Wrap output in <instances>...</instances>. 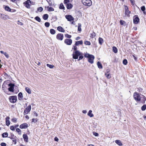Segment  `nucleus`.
<instances>
[{"label": "nucleus", "instance_id": "obj_1", "mask_svg": "<svg viewBox=\"0 0 146 146\" xmlns=\"http://www.w3.org/2000/svg\"><path fill=\"white\" fill-rule=\"evenodd\" d=\"M142 97L140 96V94L136 92H134L133 94L134 99L137 102H141L142 104L145 103L146 101V97L143 95H141Z\"/></svg>", "mask_w": 146, "mask_h": 146}, {"label": "nucleus", "instance_id": "obj_2", "mask_svg": "<svg viewBox=\"0 0 146 146\" xmlns=\"http://www.w3.org/2000/svg\"><path fill=\"white\" fill-rule=\"evenodd\" d=\"M82 54V53L80 52L79 50L74 51L72 54V58L75 59H77L79 55Z\"/></svg>", "mask_w": 146, "mask_h": 146}, {"label": "nucleus", "instance_id": "obj_3", "mask_svg": "<svg viewBox=\"0 0 146 146\" xmlns=\"http://www.w3.org/2000/svg\"><path fill=\"white\" fill-rule=\"evenodd\" d=\"M124 7L125 10V16L129 17H130V14L131 13V12L129 10L128 7L125 5H124Z\"/></svg>", "mask_w": 146, "mask_h": 146}, {"label": "nucleus", "instance_id": "obj_4", "mask_svg": "<svg viewBox=\"0 0 146 146\" xmlns=\"http://www.w3.org/2000/svg\"><path fill=\"white\" fill-rule=\"evenodd\" d=\"M82 2L84 5L88 6H91L92 3L91 0H82Z\"/></svg>", "mask_w": 146, "mask_h": 146}, {"label": "nucleus", "instance_id": "obj_5", "mask_svg": "<svg viewBox=\"0 0 146 146\" xmlns=\"http://www.w3.org/2000/svg\"><path fill=\"white\" fill-rule=\"evenodd\" d=\"M9 99L10 102L15 103L17 102V96H12L9 97Z\"/></svg>", "mask_w": 146, "mask_h": 146}, {"label": "nucleus", "instance_id": "obj_6", "mask_svg": "<svg viewBox=\"0 0 146 146\" xmlns=\"http://www.w3.org/2000/svg\"><path fill=\"white\" fill-rule=\"evenodd\" d=\"M31 0H27L23 3L24 5L27 8L29 9L31 4Z\"/></svg>", "mask_w": 146, "mask_h": 146}, {"label": "nucleus", "instance_id": "obj_7", "mask_svg": "<svg viewBox=\"0 0 146 146\" xmlns=\"http://www.w3.org/2000/svg\"><path fill=\"white\" fill-rule=\"evenodd\" d=\"M65 17L68 21L70 22L72 21L71 23L72 24H73L74 19L71 15H66L65 16Z\"/></svg>", "mask_w": 146, "mask_h": 146}, {"label": "nucleus", "instance_id": "obj_8", "mask_svg": "<svg viewBox=\"0 0 146 146\" xmlns=\"http://www.w3.org/2000/svg\"><path fill=\"white\" fill-rule=\"evenodd\" d=\"M31 110V105H29L25 109L23 112V114L24 115L27 114L30 112Z\"/></svg>", "mask_w": 146, "mask_h": 146}, {"label": "nucleus", "instance_id": "obj_9", "mask_svg": "<svg viewBox=\"0 0 146 146\" xmlns=\"http://www.w3.org/2000/svg\"><path fill=\"white\" fill-rule=\"evenodd\" d=\"M8 86H10V87L8 88L9 91L10 92H13L14 91V87L15 84H12L11 83H9Z\"/></svg>", "mask_w": 146, "mask_h": 146}, {"label": "nucleus", "instance_id": "obj_10", "mask_svg": "<svg viewBox=\"0 0 146 146\" xmlns=\"http://www.w3.org/2000/svg\"><path fill=\"white\" fill-rule=\"evenodd\" d=\"M140 19L137 15H135L133 17V23L134 24H137L139 22Z\"/></svg>", "mask_w": 146, "mask_h": 146}, {"label": "nucleus", "instance_id": "obj_11", "mask_svg": "<svg viewBox=\"0 0 146 146\" xmlns=\"http://www.w3.org/2000/svg\"><path fill=\"white\" fill-rule=\"evenodd\" d=\"M9 83V80H7L4 82L2 85V88L3 90H5L7 89V86H8Z\"/></svg>", "mask_w": 146, "mask_h": 146}, {"label": "nucleus", "instance_id": "obj_12", "mask_svg": "<svg viewBox=\"0 0 146 146\" xmlns=\"http://www.w3.org/2000/svg\"><path fill=\"white\" fill-rule=\"evenodd\" d=\"M57 39L59 40H62L64 38V35L62 33H58L56 36Z\"/></svg>", "mask_w": 146, "mask_h": 146}, {"label": "nucleus", "instance_id": "obj_13", "mask_svg": "<svg viewBox=\"0 0 146 146\" xmlns=\"http://www.w3.org/2000/svg\"><path fill=\"white\" fill-rule=\"evenodd\" d=\"M72 41L71 39L66 38L65 39L64 42L67 45H71L72 43Z\"/></svg>", "mask_w": 146, "mask_h": 146}, {"label": "nucleus", "instance_id": "obj_14", "mask_svg": "<svg viewBox=\"0 0 146 146\" xmlns=\"http://www.w3.org/2000/svg\"><path fill=\"white\" fill-rule=\"evenodd\" d=\"M110 69L107 70L106 72L105 73V75L106 77L108 79H110L111 78V75L110 73Z\"/></svg>", "mask_w": 146, "mask_h": 146}, {"label": "nucleus", "instance_id": "obj_15", "mask_svg": "<svg viewBox=\"0 0 146 146\" xmlns=\"http://www.w3.org/2000/svg\"><path fill=\"white\" fill-rule=\"evenodd\" d=\"M94 55L91 54L88 58V61L89 62L92 64L94 63Z\"/></svg>", "mask_w": 146, "mask_h": 146}, {"label": "nucleus", "instance_id": "obj_16", "mask_svg": "<svg viewBox=\"0 0 146 146\" xmlns=\"http://www.w3.org/2000/svg\"><path fill=\"white\" fill-rule=\"evenodd\" d=\"M28 127V125L27 123H24L21 124L19 126V127L21 129H26Z\"/></svg>", "mask_w": 146, "mask_h": 146}, {"label": "nucleus", "instance_id": "obj_17", "mask_svg": "<svg viewBox=\"0 0 146 146\" xmlns=\"http://www.w3.org/2000/svg\"><path fill=\"white\" fill-rule=\"evenodd\" d=\"M1 18L4 20H6L9 19V16L5 15L4 14H1Z\"/></svg>", "mask_w": 146, "mask_h": 146}, {"label": "nucleus", "instance_id": "obj_18", "mask_svg": "<svg viewBox=\"0 0 146 146\" xmlns=\"http://www.w3.org/2000/svg\"><path fill=\"white\" fill-rule=\"evenodd\" d=\"M24 141L26 142L28 141V137L26 134H24L23 136Z\"/></svg>", "mask_w": 146, "mask_h": 146}, {"label": "nucleus", "instance_id": "obj_19", "mask_svg": "<svg viewBox=\"0 0 146 146\" xmlns=\"http://www.w3.org/2000/svg\"><path fill=\"white\" fill-rule=\"evenodd\" d=\"M9 119H10V117H8V116L6 117L5 118L6 124L7 126H9L10 124V122L9 120Z\"/></svg>", "mask_w": 146, "mask_h": 146}, {"label": "nucleus", "instance_id": "obj_20", "mask_svg": "<svg viewBox=\"0 0 146 146\" xmlns=\"http://www.w3.org/2000/svg\"><path fill=\"white\" fill-rule=\"evenodd\" d=\"M18 99L20 101L22 100H23V95L21 92H19L18 94Z\"/></svg>", "mask_w": 146, "mask_h": 146}, {"label": "nucleus", "instance_id": "obj_21", "mask_svg": "<svg viewBox=\"0 0 146 146\" xmlns=\"http://www.w3.org/2000/svg\"><path fill=\"white\" fill-rule=\"evenodd\" d=\"M50 6H53L54 5V2L53 0H46Z\"/></svg>", "mask_w": 146, "mask_h": 146}, {"label": "nucleus", "instance_id": "obj_22", "mask_svg": "<svg viewBox=\"0 0 146 146\" xmlns=\"http://www.w3.org/2000/svg\"><path fill=\"white\" fill-rule=\"evenodd\" d=\"M57 30L59 31L64 33L65 32V30L61 26H58L57 27Z\"/></svg>", "mask_w": 146, "mask_h": 146}, {"label": "nucleus", "instance_id": "obj_23", "mask_svg": "<svg viewBox=\"0 0 146 146\" xmlns=\"http://www.w3.org/2000/svg\"><path fill=\"white\" fill-rule=\"evenodd\" d=\"M83 44V42L82 40H81L79 41H76L75 44L77 46H78L79 45H82Z\"/></svg>", "mask_w": 146, "mask_h": 146}, {"label": "nucleus", "instance_id": "obj_24", "mask_svg": "<svg viewBox=\"0 0 146 146\" xmlns=\"http://www.w3.org/2000/svg\"><path fill=\"white\" fill-rule=\"evenodd\" d=\"M4 8L5 11H7L8 12H12L13 11H12L11 10L12 9H11L10 8L7 6H5L4 7Z\"/></svg>", "mask_w": 146, "mask_h": 146}, {"label": "nucleus", "instance_id": "obj_25", "mask_svg": "<svg viewBox=\"0 0 146 146\" xmlns=\"http://www.w3.org/2000/svg\"><path fill=\"white\" fill-rule=\"evenodd\" d=\"M115 143L119 146H121L122 145V143L121 141L119 140H117L115 141Z\"/></svg>", "mask_w": 146, "mask_h": 146}, {"label": "nucleus", "instance_id": "obj_26", "mask_svg": "<svg viewBox=\"0 0 146 146\" xmlns=\"http://www.w3.org/2000/svg\"><path fill=\"white\" fill-rule=\"evenodd\" d=\"M66 5L67 8L68 9H71L73 7L72 4L71 3H68L66 4Z\"/></svg>", "mask_w": 146, "mask_h": 146}, {"label": "nucleus", "instance_id": "obj_27", "mask_svg": "<svg viewBox=\"0 0 146 146\" xmlns=\"http://www.w3.org/2000/svg\"><path fill=\"white\" fill-rule=\"evenodd\" d=\"M92 111L90 110L88 113V115L90 117H92L94 116V115L92 113Z\"/></svg>", "mask_w": 146, "mask_h": 146}, {"label": "nucleus", "instance_id": "obj_28", "mask_svg": "<svg viewBox=\"0 0 146 146\" xmlns=\"http://www.w3.org/2000/svg\"><path fill=\"white\" fill-rule=\"evenodd\" d=\"M25 90L27 93L29 94H31V91L30 89L28 87H26L25 88Z\"/></svg>", "mask_w": 146, "mask_h": 146}, {"label": "nucleus", "instance_id": "obj_29", "mask_svg": "<svg viewBox=\"0 0 146 146\" xmlns=\"http://www.w3.org/2000/svg\"><path fill=\"white\" fill-rule=\"evenodd\" d=\"M90 37L92 38H94L96 36V33L94 31L90 34Z\"/></svg>", "mask_w": 146, "mask_h": 146}, {"label": "nucleus", "instance_id": "obj_30", "mask_svg": "<svg viewBox=\"0 0 146 146\" xmlns=\"http://www.w3.org/2000/svg\"><path fill=\"white\" fill-rule=\"evenodd\" d=\"M98 67L99 68L102 69L103 68L102 65L101 63L99 61H98L97 63Z\"/></svg>", "mask_w": 146, "mask_h": 146}, {"label": "nucleus", "instance_id": "obj_31", "mask_svg": "<svg viewBox=\"0 0 146 146\" xmlns=\"http://www.w3.org/2000/svg\"><path fill=\"white\" fill-rule=\"evenodd\" d=\"M77 46L75 44L73 45V47L72 48V50H73L74 51L78 50V48L77 47Z\"/></svg>", "mask_w": 146, "mask_h": 146}, {"label": "nucleus", "instance_id": "obj_32", "mask_svg": "<svg viewBox=\"0 0 146 146\" xmlns=\"http://www.w3.org/2000/svg\"><path fill=\"white\" fill-rule=\"evenodd\" d=\"M8 133L7 132L4 133L2 134V136L3 138L8 137Z\"/></svg>", "mask_w": 146, "mask_h": 146}, {"label": "nucleus", "instance_id": "obj_33", "mask_svg": "<svg viewBox=\"0 0 146 146\" xmlns=\"http://www.w3.org/2000/svg\"><path fill=\"white\" fill-rule=\"evenodd\" d=\"M48 17V15L47 14H45L43 16V18L44 20H47Z\"/></svg>", "mask_w": 146, "mask_h": 146}, {"label": "nucleus", "instance_id": "obj_34", "mask_svg": "<svg viewBox=\"0 0 146 146\" xmlns=\"http://www.w3.org/2000/svg\"><path fill=\"white\" fill-rule=\"evenodd\" d=\"M98 41L99 43L101 45H102V43L103 42V40L102 38H99Z\"/></svg>", "mask_w": 146, "mask_h": 146}, {"label": "nucleus", "instance_id": "obj_35", "mask_svg": "<svg viewBox=\"0 0 146 146\" xmlns=\"http://www.w3.org/2000/svg\"><path fill=\"white\" fill-rule=\"evenodd\" d=\"M47 8L48 9V11L50 12L53 11H54V9L52 7H49V6H48L47 7Z\"/></svg>", "mask_w": 146, "mask_h": 146}, {"label": "nucleus", "instance_id": "obj_36", "mask_svg": "<svg viewBox=\"0 0 146 146\" xmlns=\"http://www.w3.org/2000/svg\"><path fill=\"white\" fill-rule=\"evenodd\" d=\"M113 51L115 53H117V48L115 46H113Z\"/></svg>", "mask_w": 146, "mask_h": 146}, {"label": "nucleus", "instance_id": "obj_37", "mask_svg": "<svg viewBox=\"0 0 146 146\" xmlns=\"http://www.w3.org/2000/svg\"><path fill=\"white\" fill-rule=\"evenodd\" d=\"M50 33L52 35H54L56 33V31L54 29H51L50 30Z\"/></svg>", "mask_w": 146, "mask_h": 146}, {"label": "nucleus", "instance_id": "obj_38", "mask_svg": "<svg viewBox=\"0 0 146 146\" xmlns=\"http://www.w3.org/2000/svg\"><path fill=\"white\" fill-rule=\"evenodd\" d=\"M59 8L60 9H64L65 7L62 3H61L59 6Z\"/></svg>", "mask_w": 146, "mask_h": 146}, {"label": "nucleus", "instance_id": "obj_39", "mask_svg": "<svg viewBox=\"0 0 146 146\" xmlns=\"http://www.w3.org/2000/svg\"><path fill=\"white\" fill-rule=\"evenodd\" d=\"M64 36L66 38L69 39H70V38L72 37L71 35H69L68 34H65Z\"/></svg>", "mask_w": 146, "mask_h": 146}, {"label": "nucleus", "instance_id": "obj_40", "mask_svg": "<svg viewBox=\"0 0 146 146\" xmlns=\"http://www.w3.org/2000/svg\"><path fill=\"white\" fill-rule=\"evenodd\" d=\"M91 54H90L87 53H84V56L85 57L88 58L89 56H91Z\"/></svg>", "mask_w": 146, "mask_h": 146}, {"label": "nucleus", "instance_id": "obj_41", "mask_svg": "<svg viewBox=\"0 0 146 146\" xmlns=\"http://www.w3.org/2000/svg\"><path fill=\"white\" fill-rule=\"evenodd\" d=\"M81 25L80 24H78V31L79 32H81L82 31L81 28Z\"/></svg>", "mask_w": 146, "mask_h": 146}, {"label": "nucleus", "instance_id": "obj_42", "mask_svg": "<svg viewBox=\"0 0 146 146\" xmlns=\"http://www.w3.org/2000/svg\"><path fill=\"white\" fill-rule=\"evenodd\" d=\"M84 44L86 45H90L91 44V43L90 42L88 41H85L84 42Z\"/></svg>", "mask_w": 146, "mask_h": 146}, {"label": "nucleus", "instance_id": "obj_43", "mask_svg": "<svg viewBox=\"0 0 146 146\" xmlns=\"http://www.w3.org/2000/svg\"><path fill=\"white\" fill-rule=\"evenodd\" d=\"M146 109V105H144L141 107V110L142 111H144Z\"/></svg>", "mask_w": 146, "mask_h": 146}, {"label": "nucleus", "instance_id": "obj_44", "mask_svg": "<svg viewBox=\"0 0 146 146\" xmlns=\"http://www.w3.org/2000/svg\"><path fill=\"white\" fill-rule=\"evenodd\" d=\"M35 19L38 22H40L41 21L39 17H38V16L35 17Z\"/></svg>", "mask_w": 146, "mask_h": 146}, {"label": "nucleus", "instance_id": "obj_45", "mask_svg": "<svg viewBox=\"0 0 146 146\" xmlns=\"http://www.w3.org/2000/svg\"><path fill=\"white\" fill-rule=\"evenodd\" d=\"M8 138H10L11 139H14L15 136L13 134H11V135L10 137H8Z\"/></svg>", "mask_w": 146, "mask_h": 146}, {"label": "nucleus", "instance_id": "obj_46", "mask_svg": "<svg viewBox=\"0 0 146 146\" xmlns=\"http://www.w3.org/2000/svg\"><path fill=\"white\" fill-rule=\"evenodd\" d=\"M38 120V119L37 118L35 119L33 118L32 119L31 122H32L36 123L37 122Z\"/></svg>", "mask_w": 146, "mask_h": 146}, {"label": "nucleus", "instance_id": "obj_47", "mask_svg": "<svg viewBox=\"0 0 146 146\" xmlns=\"http://www.w3.org/2000/svg\"><path fill=\"white\" fill-rule=\"evenodd\" d=\"M120 23L121 25H123L124 24H125L126 23L125 21L121 20L120 21Z\"/></svg>", "mask_w": 146, "mask_h": 146}, {"label": "nucleus", "instance_id": "obj_48", "mask_svg": "<svg viewBox=\"0 0 146 146\" xmlns=\"http://www.w3.org/2000/svg\"><path fill=\"white\" fill-rule=\"evenodd\" d=\"M45 26L46 27H49L50 25V24L49 22H46L44 23Z\"/></svg>", "mask_w": 146, "mask_h": 146}, {"label": "nucleus", "instance_id": "obj_49", "mask_svg": "<svg viewBox=\"0 0 146 146\" xmlns=\"http://www.w3.org/2000/svg\"><path fill=\"white\" fill-rule=\"evenodd\" d=\"M123 63L124 65H126L127 63V61L126 59H125L123 60Z\"/></svg>", "mask_w": 146, "mask_h": 146}, {"label": "nucleus", "instance_id": "obj_50", "mask_svg": "<svg viewBox=\"0 0 146 146\" xmlns=\"http://www.w3.org/2000/svg\"><path fill=\"white\" fill-rule=\"evenodd\" d=\"M46 66L50 68H52L54 67L53 65L49 64H46Z\"/></svg>", "mask_w": 146, "mask_h": 146}, {"label": "nucleus", "instance_id": "obj_51", "mask_svg": "<svg viewBox=\"0 0 146 146\" xmlns=\"http://www.w3.org/2000/svg\"><path fill=\"white\" fill-rule=\"evenodd\" d=\"M83 54L82 53V55H79V59H78V60H81L83 58L84 56H83Z\"/></svg>", "mask_w": 146, "mask_h": 146}, {"label": "nucleus", "instance_id": "obj_52", "mask_svg": "<svg viewBox=\"0 0 146 146\" xmlns=\"http://www.w3.org/2000/svg\"><path fill=\"white\" fill-rule=\"evenodd\" d=\"M43 9L42 7H40L38 8L37 10L40 12L42 11L43 10Z\"/></svg>", "mask_w": 146, "mask_h": 146}, {"label": "nucleus", "instance_id": "obj_53", "mask_svg": "<svg viewBox=\"0 0 146 146\" xmlns=\"http://www.w3.org/2000/svg\"><path fill=\"white\" fill-rule=\"evenodd\" d=\"M10 128L11 130L12 131H14L15 130V127L13 125H12L10 126Z\"/></svg>", "mask_w": 146, "mask_h": 146}, {"label": "nucleus", "instance_id": "obj_54", "mask_svg": "<svg viewBox=\"0 0 146 146\" xmlns=\"http://www.w3.org/2000/svg\"><path fill=\"white\" fill-rule=\"evenodd\" d=\"M11 120L13 122L15 123L17 122V119L16 118H12Z\"/></svg>", "mask_w": 146, "mask_h": 146}, {"label": "nucleus", "instance_id": "obj_55", "mask_svg": "<svg viewBox=\"0 0 146 146\" xmlns=\"http://www.w3.org/2000/svg\"><path fill=\"white\" fill-rule=\"evenodd\" d=\"M16 131L19 134H20L21 133V131L19 128L16 129Z\"/></svg>", "mask_w": 146, "mask_h": 146}, {"label": "nucleus", "instance_id": "obj_56", "mask_svg": "<svg viewBox=\"0 0 146 146\" xmlns=\"http://www.w3.org/2000/svg\"><path fill=\"white\" fill-rule=\"evenodd\" d=\"M70 2L69 0H64V3L65 4H68V3Z\"/></svg>", "mask_w": 146, "mask_h": 146}, {"label": "nucleus", "instance_id": "obj_57", "mask_svg": "<svg viewBox=\"0 0 146 146\" xmlns=\"http://www.w3.org/2000/svg\"><path fill=\"white\" fill-rule=\"evenodd\" d=\"M7 58H9V56L8 54L6 52H5V53L4 54Z\"/></svg>", "mask_w": 146, "mask_h": 146}, {"label": "nucleus", "instance_id": "obj_58", "mask_svg": "<svg viewBox=\"0 0 146 146\" xmlns=\"http://www.w3.org/2000/svg\"><path fill=\"white\" fill-rule=\"evenodd\" d=\"M141 9L143 11H144L145 9V7L144 6H143L141 7Z\"/></svg>", "mask_w": 146, "mask_h": 146}, {"label": "nucleus", "instance_id": "obj_59", "mask_svg": "<svg viewBox=\"0 0 146 146\" xmlns=\"http://www.w3.org/2000/svg\"><path fill=\"white\" fill-rule=\"evenodd\" d=\"M0 145L1 146H6V144L5 143L2 142L1 143Z\"/></svg>", "mask_w": 146, "mask_h": 146}, {"label": "nucleus", "instance_id": "obj_60", "mask_svg": "<svg viewBox=\"0 0 146 146\" xmlns=\"http://www.w3.org/2000/svg\"><path fill=\"white\" fill-rule=\"evenodd\" d=\"M18 24L20 25H23V23L21 22H20L19 21H18Z\"/></svg>", "mask_w": 146, "mask_h": 146}, {"label": "nucleus", "instance_id": "obj_61", "mask_svg": "<svg viewBox=\"0 0 146 146\" xmlns=\"http://www.w3.org/2000/svg\"><path fill=\"white\" fill-rule=\"evenodd\" d=\"M93 134L96 136H98L99 135L98 133L96 132H93Z\"/></svg>", "mask_w": 146, "mask_h": 146}, {"label": "nucleus", "instance_id": "obj_62", "mask_svg": "<svg viewBox=\"0 0 146 146\" xmlns=\"http://www.w3.org/2000/svg\"><path fill=\"white\" fill-rule=\"evenodd\" d=\"M54 140L55 141L58 142L59 140V139L57 137H55Z\"/></svg>", "mask_w": 146, "mask_h": 146}, {"label": "nucleus", "instance_id": "obj_63", "mask_svg": "<svg viewBox=\"0 0 146 146\" xmlns=\"http://www.w3.org/2000/svg\"><path fill=\"white\" fill-rule=\"evenodd\" d=\"M134 59L136 61L137 60V57L135 56L134 55H132Z\"/></svg>", "mask_w": 146, "mask_h": 146}, {"label": "nucleus", "instance_id": "obj_64", "mask_svg": "<svg viewBox=\"0 0 146 146\" xmlns=\"http://www.w3.org/2000/svg\"><path fill=\"white\" fill-rule=\"evenodd\" d=\"M13 143L14 144H16L17 141H16V139H13Z\"/></svg>", "mask_w": 146, "mask_h": 146}]
</instances>
